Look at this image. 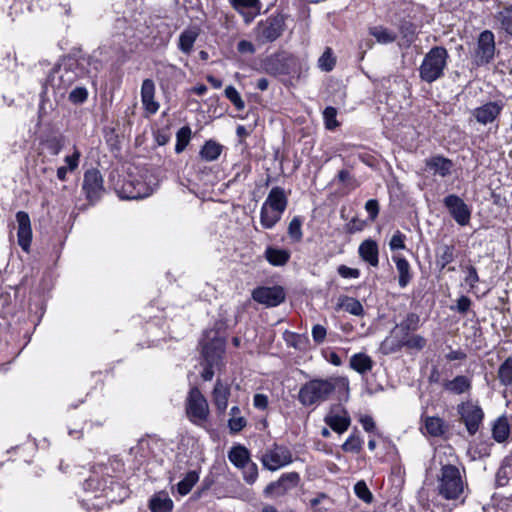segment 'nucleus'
Returning a JSON list of instances; mask_svg holds the SVG:
<instances>
[{
    "label": "nucleus",
    "instance_id": "nucleus-1",
    "mask_svg": "<svg viewBox=\"0 0 512 512\" xmlns=\"http://www.w3.org/2000/svg\"><path fill=\"white\" fill-rule=\"evenodd\" d=\"M337 388L348 389V381L342 377L313 378L303 384L298 400L303 406L318 405L327 401Z\"/></svg>",
    "mask_w": 512,
    "mask_h": 512
},
{
    "label": "nucleus",
    "instance_id": "nucleus-2",
    "mask_svg": "<svg viewBox=\"0 0 512 512\" xmlns=\"http://www.w3.org/2000/svg\"><path fill=\"white\" fill-rule=\"evenodd\" d=\"M468 484L462 476L458 467L447 464L443 465L437 476V492L446 500L464 501Z\"/></svg>",
    "mask_w": 512,
    "mask_h": 512
},
{
    "label": "nucleus",
    "instance_id": "nucleus-3",
    "mask_svg": "<svg viewBox=\"0 0 512 512\" xmlns=\"http://www.w3.org/2000/svg\"><path fill=\"white\" fill-rule=\"evenodd\" d=\"M76 80V74L67 68L58 67L53 69L48 75L47 81L43 86L42 100L39 105V114L46 115L48 113L46 101L44 97L48 94L49 88L52 89L55 100L60 101L66 94L68 88Z\"/></svg>",
    "mask_w": 512,
    "mask_h": 512
},
{
    "label": "nucleus",
    "instance_id": "nucleus-4",
    "mask_svg": "<svg viewBox=\"0 0 512 512\" xmlns=\"http://www.w3.org/2000/svg\"><path fill=\"white\" fill-rule=\"evenodd\" d=\"M449 58L448 51L442 46L431 48L424 56L419 67V77L421 80L432 83L444 75Z\"/></svg>",
    "mask_w": 512,
    "mask_h": 512
},
{
    "label": "nucleus",
    "instance_id": "nucleus-5",
    "mask_svg": "<svg viewBox=\"0 0 512 512\" xmlns=\"http://www.w3.org/2000/svg\"><path fill=\"white\" fill-rule=\"evenodd\" d=\"M187 418L194 425L205 427L210 410L208 401L197 387L190 389L185 402Z\"/></svg>",
    "mask_w": 512,
    "mask_h": 512
},
{
    "label": "nucleus",
    "instance_id": "nucleus-6",
    "mask_svg": "<svg viewBox=\"0 0 512 512\" xmlns=\"http://www.w3.org/2000/svg\"><path fill=\"white\" fill-rule=\"evenodd\" d=\"M260 461L265 469L277 471L293 462V454L287 446L273 443L262 453Z\"/></svg>",
    "mask_w": 512,
    "mask_h": 512
},
{
    "label": "nucleus",
    "instance_id": "nucleus-7",
    "mask_svg": "<svg viewBox=\"0 0 512 512\" xmlns=\"http://www.w3.org/2000/svg\"><path fill=\"white\" fill-rule=\"evenodd\" d=\"M457 412L470 435L476 434L484 420V411L476 400H466L458 404Z\"/></svg>",
    "mask_w": 512,
    "mask_h": 512
},
{
    "label": "nucleus",
    "instance_id": "nucleus-8",
    "mask_svg": "<svg viewBox=\"0 0 512 512\" xmlns=\"http://www.w3.org/2000/svg\"><path fill=\"white\" fill-rule=\"evenodd\" d=\"M284 31V19L282 16H270L258 22L253 29L255 39L264 44L277 40Z\"/></svg>",
    "mask_w": 512,
    "mask_h": 512
},
{
    "label": "nucleus",
    "instance_id": "nucleus-9",
    "mask_svg": "<svg viewBox=\"0 0 512 512\" xmlns=\"http://www.w3.org/2000/svg\"><path fill=\"white\" fill-rule=\"evenodd\" d=\"M443 204L459 226H467L470 223L471 209L458 195L449 194L443 199Z\"/></svg>",
    "mask_w": 512,
    "mask_h": 512
},
{
    "label": "nucleus",
    "instance_id": "nucleus-10",
    "mask_svg": "<svg viewBox=\"0 0 512 512\" xmlns=\"http://www.w3.org/2000/svg\"><path fill=\"white\" fill-rule=\"evenodd\" d=\"M83 191L90 202H96L104 193V181L99 170L89 169L84 173Z\"/></svg>",
    "mask_w": 512,
    "mask_h": 512
},
{
    "label": "nucleus",
    "instance_id": "nucleus-11",
    "mask_svg": "<svg viewBox=\"0 0 512 512\" xmlns=\"http://www.w3.org/2000/svg\"><path fill=\"white\" fill-rule=\"evenodd\" d=\"M252 298L267 307H276L285 300V291L281 286H260L252 291Z\"/></svg>",
    "mask_w": 512,
    "mask_h": 512
},
{
    "label": "nucleus",
    "instance_id": "nucleus-12",
    "mask_svg": "<svg viewBox=\"0 0 512 512\" xmlns=\"http://www.w3.org/2000/svg\"><path fill=\"white\" fill-rule=\"evenodd\" d=\"M325 424L338 434H343L351 424L348 411L341 405H333L324 417Z\"/></svg>",
    "mask_w": 512,
    "mask_h": 512
},
{
    "label": "nucleus",
    "instance_id": "nucleus-13",
    "mask_svg": "<svg viewBox=\"0 0 512 512\" xmlns=\"http://www.w3.org/2000/svg\"><path fill=\"white\" fill-rule=\"evenodd\" d=\"M297 64V59L294 55L281 52L270 56L265 63L266 70L272 74H287Z\"/></svg>",
    "mask_w": 512,
    "mask_h": 512
},
{
    "label": "nucleus",
    "instance_id": "nucleus-14",
    "mask_svg": "<svg viewBox=\"0 0 512 512\" xmlns=\"http://www.w3.org/2000/svg\"><path fill=\"white\" fill-rule=\"evenodd\" d=\"M495 52L494 34L485 30L480 33L475 52V62L478 65L487 64L492 60Z\"/></svg>",
    "mask_w": 512,
    "mask_h": 512
},
{
    "label": "nucleus",
    "instance_id": "nucleus-15",
    "mask_svg": "<svg viewBox=\"0 0 512 512\" xmlns=\"http://www.w3.org/2000/svg\"><path fill=\"white\" fill-rule=\"evenodd\" d=\"M504 104L501 101L487 102L472 111L476 121L482 125L493 123L501 114Z\"/></svg>",
    "mask_w": 512,
    "mask_h": 512
},
{
    "label": "nucleus",
    "instance_id": "nucleus-16",
    "mask_svg": "<svg viewBox=\"0 0 512 512\" xmlns=\"http://www.w3.org/2000/svg\"><path fill=\"white\" fill-rule=\"evenodd\" d=\"M300 480V476L297 472H288L284 473L280 476V478L275 481L271 482L267 487L265 488V493L269 495H283L287 491L295 488Z\"/></svg>",
    "mask_w": 512,
    "mask_h": 512
},
{
    "label": "nucleus",
    "instance_id": "nucleus-17",
    "mask_svg": "<svg viewBox=\"0 0 512 512\" xmlns=\"http://www.w3.org/2000/svg\"><path fill=\"white\" fill-rule=\"evenodd\" d=\"M16 221L18 224L17 238L19 246L28 252L32 242V228L28 213L19 211L16 213Z\"/></svg>",
    "mask_w": 512,
    "mask_h": 512
},
{
    "label": "nucleus",
    "instance_id": "nucleus-18",
    "mask_svg": "<svg viewBox=\"0 0 512 512\" xmlns=\"http://www.w3.org/2000/svg\"><path fill=\"white\" fill-rule=\"evenodd\" d=\"M230 5L243 16L245 23H250L260 14V0H229Z\"/></svg>",
    "mask_w": 512,
    "mask_h": 512
},
{
    "label": "nucleus",
    "instance_id": "nucleus-19",
    "mask_svg": "<svg viewBox=\"0 0 512 512\" xmlns=\"http://www.w3.org/2000/svg\"><path fill=\"white\" fill-rule=\"evenodd\" d=\"M230 395V385L217 379L212 391V402L220 415L226 412Z\"/></svg>",
    "mask_w": 512,
    "mask_h": 512
},
{
    "label": "nucleus",
    "instance_id": "nucleus-20",
    "mask_svg": "<svg viewBox=\"0 0 512 512\" xmlns=\"http://www.w3.org/2000/svg\"><path fill=\"white\" fill-rule=\"evenodd\" d=\"M225 352V341L215 337L207 343H203L202 354L206 363L219 364Z\"/></svg>",
    "mask_w": 512,
    "mask_h": 512
},
{
    "label": "nucleus",
    "instance_id": "nucleus-21",
    "mask_svg": "<svg viewBox=\"0 0 512 512\" xmlns=\"http://www.w3.org/2000/svg\"><path fill=\"white\" fill-rule=\"evenodd\" d=\"M425 165L427 169L433 173V175H437L443 178L451 174L454 166L452 160L440 155L432 156L426 159Z\"/></svg>",
    "mask_w": 512,
    "mask_h": 512
},
{
    "label": "nucleus",
    "instance_id": "nucleus-22",
    "mask_svg": "<svg viewBox=\"0 0 512 512\" xmlns=\"http://www.w3.org/2000/svg\"><path fill=\"white\" fill-rule=\"evenodd\" d=\"M155 84L151 79H145L141 86V101L144 109L149 114H155L159 109V103L155 101Z\"/></svg>",
    "mask_w": 512,
    "mask_h": 512
},
{
    "label": "nucleus",
    "instance_id": "nucleus-23",
    "mask_svg": "<svg viewBox=\"0 0 512 512\" xmlns=\"http://www.w3.org/2000/svg\"><path fill=\"white\" fill-rule=\"evenodd\" d=\"M360 258L372 267L379 264V248L376 241L372 239L364 240L358 248Z\"/></svg>",
    "mask_w": 512,
    "mask_h": 512
},
{
    "label": "nucleus",
    "instance_id": "nucleus-24",
    "mask_svg": "<svg viewBox=\"0 0 512 512\" xmlns=\"http://www.w3.org/2000/svg\"><path fill=\"white\" fill-rule=\"evenodd\" d=\"M263 203L284 213L288 205V197L282 187L275 186L269 191Z\"/></svg>",
    "mask_w": 512,
    "mask_h": 512
},
{
    "label": "nucleus",
    "instance_id": "nucleus-25",
    "mask_svg": "<svg viewBox=\"0 0 512 512\" xmlns=\"http://www.w3.org/2000/svg\"><path fill=\"white\" fill-rule=\"evenodd\" d=\"M199 36V29L197 27H188L183 30L179 36L178 49L186 54H191L193 46Z\"/></svg>",
    "mask_w": 512,
    "mask_h": 512
},
{
    "label": "nucleus",
    "instance_id": "nucleus-26",
    "mask_svg": "<svg viewBox=\"0 0 512 512\" xmlns=\"http://www.w3.org/2000/svg\"><path fill=\"white\" fill-rule=\"evenodd\" d=\"M444 389L452 394L460 395L467 393L472 388V381L469 377L458 375L452 380L446 381L443 385Z\"/></svg>",
    "mask_w": 512,
    "mask_h": 512
},
{
    "label": "nucleus",
    "instance_id": "nucleus-27",
    "mask_svg": "<svg viewBox=\"0 0 512 512\" xmlns=\"http://www.w3.org/2000/svg\"><path fill=\"white\" fill-rule=\"evenodd\" d=\"M398 272V284L401 288H405L412 279L411 267L409 262L400 255L392 257Z\"/></svg>",
    "mask_w": 512,
    "mask_h": 512
},
{
    "label": "nucleus",
    "instance_id": "nucleus-28",
    "mask_svg": "<svg viewBox=\"0 0 512 512\" xmlns=\"http://www.w3.org/2000/svg\"><path fill=\"white\" fill-rule=\"evenodd\" d=\"M151 512H171L173 501L165 491H160L152 496L149 501Z\"/></svg>",
    "mask_w": 512,
    "mask_h": 512
},
{
    "label": "nucleus",
    "instance_id": "nucleus-29",
    "mask_svg": "<svg viewBox=\"0 0 512 512\" xmlns=\"http://www.w3.org/2000/svg\"><path fill=\"white\" fill-rule=\"evenodd\" d=\"M152 192V188L146 186L145 184L140 182L135 184L134 182H131L125 185L123 190V198L129 200L142 199L150 196Z\"/></svg>",
    "mask_w": 512,
    "mask_h": 512
},
{
    "label": "nucleus",
    "instance_id": "nucleus-30",
    "mask_svg": "<svg viewBox=\"0 0 512 512\" xmlns=\"http://www.w3.org/2000/svg\"><path fill=\"white\" fill-rule=\"evenodd\" d=\"M283 212L262 204L260 210V224L265 229H272L282 218Z\"/></svg>",
    "mask_w": 512,
    "mask_h": 512
},
{
    "label": "nucleus",
    "instance_id": "nucleus-31",
    "mask_svg": "<svg viewBox=\"0 0 512 512\" xmlns=\"http://www.w3.org/2000/svg\"><path fill=\"white\" fill-rule=\"evenodd\" d=\"M264 256L270 265L284 266L290 259V252L286 249L268 246Z\"/></svg>",
    "mask_w": 512,
    "mask_h": 512
},
{
    "label": "nucleus",
    "instance_id": "nucleus-32",
    "mask_svg": "<svg viewBox=\"0 0 512 512\" xmlns=\"http://www.w3.org/2000/svg\"><path fill=\"white\" fill-rule=\"evenodd\" d=\"M228 459L237 468H242L251 462L248 449L242 445L233 446L228 452Z\"/></svg>",
    "mask_w": 512,
    "mask_h": 512
},
{
    "label": "nucleus",
    "instance_id": "nucleus-33",
    "mask_svg": "<svg viewBox=\"0 0 512 512\" xmlns=\"http://www.w3.org/2000/svg\"><path fill=\"white\" fill-rule=\"evenodd\" d=\"M350 367L359 374H365L372 370L373 360L365 353H356L350 358Z\"/></svg>",
    "mask_w": 512,
    "mask_h": 512
},
{
    "label": "nucleus",
    "instance_id": "nucleus-34",
    "mask_svg": "<svg viewBox=\"0 0 512 512\" xmlns=\"http://www.w3.org/2000/svg\"><path fill=\"white\" fill-rule=\"evenodd\" d=\"M223 150V146L216 141L208 140L202 146L199 155L200 157L208 162L217 160Z\"/></svg>",
    "mask_w": 512,
    "mask_h": 512
},
{
    "label": "nucleus",
    "instance_id": "nucleus-35",
    "mask_svg": "<svg viewBox=\"0 0 512 512\" xmlns=\"http://www.w3.org/2000/svg\"><path fill=\"white\" fill-rule=\"evenodd\" d=\"M500 30L512 37V5H508L495 14Z\"/></svg>",
    "mask_w": 512,
    "mask_h": 512
},
{
    "label": "nucleus",
    "instance_id": "nucleus-36",
    "mask_svg": "<svg viewBox=\"0 0 512 512\" xmlns=\"http://www.w3.org/2000/svg\"><path fill=\"white\" fill-rule=\"evenodd\" d=\"M42 145L50 155L57 156L65 145V137L62 135L49 136L42 142Z\"/></svg>",
    "mask_w": 512,
    "mask_h": 512
},
{
    "label": "nucleus",
    "instance_id": "nucleus-37",
    "mask_svg": "<svg viewBox=\"0 0 512 512\" xmlns=\"http://www.w3.org/2000/svg\"><path fill=\"white\" fill-rule=\"evenodd\" d=\"M455 247L453 245H442L438 248L436 252V264L444 269L448 264L453 262Z\"/></svg>",
    "mask_w": 512,
    "mask_h": 512
},
{
    "label": "nucleus",
    "instance_id": "nucleus-38",
    "mask_svg": "<svg viewBox=\"0 0 512 512\" xmlns=\"http://www.w3.org/2000/svg\"><path fill=\"white\" fill-rule=\"evenodd\" d=\"M424 427L429 435L439 437L444 434L445 423L439 417L428 416L424 420Z\"/></svg>",
    "mask_w": 512,
    "mask_h": 512
},
{
    "label": "nucleus",
    "instance_id": "nucleus-39",
    "mask_svg": "<svg viewBox=\"0 0 512 512\" xmlns=\"http://www.w3.org/2000/svg\"><path fill=\"white\" fill-rule=\"evenodd\" d=\"M369 33L380 44H389L396 40L397 35L393 31L383 26H374L369 29Z\"/></svg>",
    "mask_w": 512,
    "mask_h": 512
},
{
    "label": "nucleus",
    "instance_id": "nucleus-40",
    "mask_svg": "<svg viewBox=\"0 0 512 512\" xmlns=\"http://www.w3.org/2000/svg\"><path fill=\"white\" fill-rule=\"evenodd\" d=\"M492 435L495 441L504 442L509 436V424L505 417L498 418L493 427Z\"/></svg>",
    "mask_w": 512,
    "mask_h": 512
},
{
    "label": "nucleus",
    "instance_id": "nucleus-41",
    "mask_svg": "<svg viewBox=\"0 0 512 512\" xmlns=\"http://www.w3.org/2000/svg\"><path fill=\"white\" fill-rule=\"evenodd\" d=\"M199 480V474L196 471H189L185 477L177 484V492L181 496L187 495Z\"/></svg>",
    "mask_w": 512,
    "mask_h": 512
},
{
    "label": "nucleus",
    "instance_id": "nucleus-42",
    "mask_svg": "<svg viewBox=\"0 0 512 512\" xmlns=\"http://www.w3.org/2000/svg\"><path fill=\"white\" fill-rule=\"evenodd\" d=\"M336 64V57L330 47H327L323 54L318 58L317 65L321 71L330 72Z\"/></svg>",
    "mask_w": 512,
    "mask_h": 512
},
{
    "label": "nucleus",
    "instance_id": "nucleus-43",
    "mask_svg": "<svg viewBox=\"0 0 512 512\" xmlns=\"http://www.w3.org/2000/svg\"><path fill=\"white\" fill-rule=\"evenodd\" d=\"M498 377L502 385L512 384V357H508L498 369Z\"/></svg>",
    "mask_w": 512,
    "mask_h": 512
},
{
    "label": "nucleus",
    "instance_id": "nucleus-44",
    "mask_svg": "<svg viewBox=\"0 0 512 512\" xmlns=\"http://www.w3.org/2000/svg\"><path fill=\"white\" fill-rule=\"evenodd\" d=\"M191 138V129L188 126L181 127L176 134L175 152L181 153L187 147Z\"/></svg>",
    "mask_w": 512,
    "mask_h": 512
},
{
    "label": "nucleus",
    "instance_id": "nucleus-45",
    "mask_svg": "<svg viewBox=\"0 0 512 512\" xmlns=\"http://www.w3.org/2000/svg\"><path fill=\"white\" fill-rule=\"evenodd\" d=\"M343 309L355 316H362L364 314V308L361 302L352 297H346L342 303Z\"/></svg>",
    "mask_w": 512,
    "mask_h": 512
},
{
    "label": "nucleus",
    "instance_id": "nucleus-46",
    "mask_svg": "<svg viewBox=\"0 0 512 512\" xmlns=\"http://www.w3.org/2000/svg\"><path fill=\"white\" fill-rule=\"evenodd\" d=\"M362 445L363 440L358 435L352 434L342 444L341 448L344 452L359 453Z\"/></svg>",
    "mask_w": 512,
    "mask_h": 512
},
{
    "label": "nucleus",
    "instance_id": "nucleus-47",
    "mask_svg": "<svg viewBox=\"0 0 512 512\" xmlns=\"http://www.w3.org/2000/svg\"><path fill=\"white\" fill-rule=\"evenodd\" d=\"M288 235L295 242H299L302 239V220L299 216H295L290 221L288 226Z\"/></svg>",
    "mask_w": 512,
    "mask_h": 512
},
{
    "label": "nucleus",
    "instance_id": "nucleus-48",
    "mask_svg": "<svg viewBox=\"0 0 512 512\" xmlns=\"http://www.w3.org/2000/svg\"><path fill=\"white\" fill-rule=\"evenodd\" d=\"M354 492L359 499L367 504H370L373 501V495L363 480L358 481L354 485Z\"/></svg>",
    "mask_w": 512,
    "mask_h": 512
},
{
    "label": "nucleus",
    "instance_id": "nucleus-49",
    "mask_svg": "<svg viewBox=\"0 0 512 512\" xmlns=\"http://www.w3.org/2000/svg\"><path fill=\"white\" fill-rule=\"evenodd\" d=\"M337 110L332 107L328 106L323 111V119L326 129L328 130H334L336 127L339 126V122L337 121Z\"/></svg>",
    "mask_w": 512,
    "mask_h": 512
},
{
    "label": "nucleus",
    "instance_id": "nucleus-50",
    "mask_svg": "<svg viewBox=\"0 0 512 512\" xmlns=\"http://www.w3.org/2000/svg\"><path fill=\"white\" fill-rule=\"evenodd\" d=\"M402 345L411 350H422L426 345V339L421 335H411L402 339Z\"/></svg>",
    "mask_w": 512,
    "mask_h": 512
},
{
    "label": "nucleus",
    "instance_id": "nucleus-51",
    "mask_svg": "<svg viewBox=\"0 0 512 512\" xmlns=\"http://www.w3.org/2000/svg\"><path fill=\"white\" fill-rule=\"evenodd\" d=\"M88 95V90L84 86H76L69 93L68 99L71 103L79 105L87 100Z\"/></svg>",
    "mask_w": 512,
    "mask_h": 512
},
{
    "label": "nucleus",
    "instance_id": "nucleus-52",
    "mask_svg": "<svg viewBox=\"0 0 512 512\" xmlns=\"http://www.w3.org/2000/svg\"><path fill=\"white\" fill-rule=\"evenodd\" d=\"M104 48H98L89 57V65L93 66V70L98 72L108 62V57L103 56Z\"/></svg>",
    "mask_w": 512,
    "mask_h": 512
},
{
    "label": "nucleus",
    "instance_id": "nucleus-53",
    "mask_svg": "<svg viewBox=\"0 0 512 512\" xmlns=\"http://www.w3.org/2000/svg\"><path fill=\"white\" fill-rule=\"evenodd\" d=\"M225 96L238 110L244 109L245 103L234 86L230 85L225 88Z\"/></svg>",
    "mask_w": 512,
    "mask_h": 512
},
{
    "label": "nucleus",
    "instance_id": "nucleus-54",
    "mask_svg": "<svg viewBox=\"0 0 512 512\" xmlns=\"http://www.w3.org/2000/svg\"><path fill=\"white\" fill-rule=\"evenodd\" d=\"M402 347H403L402 339L397 340L393 336L385 338L381 344V350L385 354H390V353L396 352V351L400 350Z\"/></svg>",
    "mask_w": 512,
    "mask_h": 512
},
{
    "label": "nucleus",
    "instance_id": "nucleus-55",
    "mask_svg": "<svg viewBox=\"0 0 512 512\" xmlns=\"http://www.w3.org/2000/svg\"><path fill=\"white\" fill-rule=\"evenodd\" d=\"M243 470L244 480L248 484H253L258 478V467L254 462H250L241 468Z\"/></svg>",
    "mask_w": 512,
    "mask_h": 512
},
{
    "label": "nucleus",
    "instance_id": "nucleus-56",
    "mask_svg": "<svg viewBox=\"0 0 512 512\" xmlns=\"http://www.w3.org/2000/svg\"><path fill=\"white\" fill-rule=\"evenodd\" d=\"M80 158H81V152L79 151V149L76 146H74L73 153L71 155H67L64 158V162L66 164L65 167H67L70 172L75 171L79 166Z\"/></svg>",
    "mask_w": 512,
    "mask_h": 512
},
{
    "label": "nucleus",
    "instance_id": "nucleus-57",
    "mask_svg": "<svg viewBox=\"0 0 512 512\" xmlns=\"http://www.w3.org/2000/svg\"><path fill=\"white\" fill-rule=\"evenodd\" d=\"M246 424L247 420L241 415L230 417L228 420V428L231 433L240 432Z\"/></svg>",
    "mask_w": 512,
    "mask_h": 512
},
{
    "label": "nucleus",
    "instance_id": "nucleus-58",
    "mask_svg": "<svg viewBox=\"0 0 512 512\" xmlns=\"http://www.w3.org/2000/svg\"><path fill=\"white\" fill-rule=\"evenodd\" d=\"M466 276L464 281L466 285L470 287V289H474L479 282V276L477 270L474 266L470 265L465 268Z\"/></svg>",
    "mask_w": 512,
    "mask_h": 512
},
{
    "label": "nucleus",
    "instance_id": "nucleus-59",
    "mask_svg": "<svg viewBox=\"0 0 512 512\" xmlns=\"http://www.w3.org/2000/svg\"><path fill=\"white\" fill-rule=\"evenodd\" d=\"M405 235L401 233L400 231H397L389 242V247L392 251L394 250H404L406 248L405 246Z\"/></svg>",
    "mask_w": 512,
    "mask_h": 512
},
{
    "label": "nucleus",
    "instance_id": "nucleus-60",
    "mask_svg": "<svg viewBox=\"0 0 512 512\" xmlns=\"http://www.w3.org/2000/svg\"><path fill=\"white\" fill-rule=\"evenodd\" d=\"M311 334H312L313 341L316 344H322L326 338L327 330L323 325L315 324L312 327Z\"/></svg>",
    "mask_w": 512,
    "mask_h": 512
},
{
    "label": "nucleus",
    "instance_id": "nucleus-61",
    "mask_svg": "<svg viewBox=\"0 0 512 512\" xmlns=\"http://www.w3.org/2000/svg\"><path fill=\"white\" fill-rule=\"evenodd\" d=\"M471 300L467 296H461L458 298L456 306L452 307V309H455L460 314H465L471 307Z\"/></svg>",
    "mask_w": 512,
    "mask_h": 512
},
{
    "label": "nucleus",
    "instance_id": "nucleus-62",
    "mask_svg": "<svg viewBox=\"0 0 512 512\" xmlns=\"http://www.w3.org/2000/svg\"><path fill=\"white\" fill-rule=\"evenodd\" d=\"M365 210L369 214L370 220L374 221L379 213V204L376 199H370L365 204Z\"/></svg>",
    "mask_w": 512,
    "mask_h": 512
},
{
    "label": "nucleus",
    "instance_id": "nucleus-63",
    "mask_svg": "<svg viewBox=\"0 0 512 512\" xmlns=\"http://www.w3.org/2000/svg\"><path fill=\"white\" fill-rule=\"evenodd\" d=\"M338 274L343 278H358L360 272L358 269L350 268L346 265H340L338 267Z\"/></svg>",
    "mask_w": 512,
    "mask_h": 512
},
{
    "label": "nucleus",
    "instance_id": "nucleus-64",
    "mask_svg": "<svg viewBox=\"0 0 512 512\" xmlns=\"http://www.w3.org/2000/svg\"><path fill=\"white\" fill-rule=\"evenodd\" d=\"M268 397L262 393H256L253 397V405L256 409L265 410L268 407Z\"/></svg>",
    "mask_w": 512,
    "mask_h": 512
}]
</instances>
